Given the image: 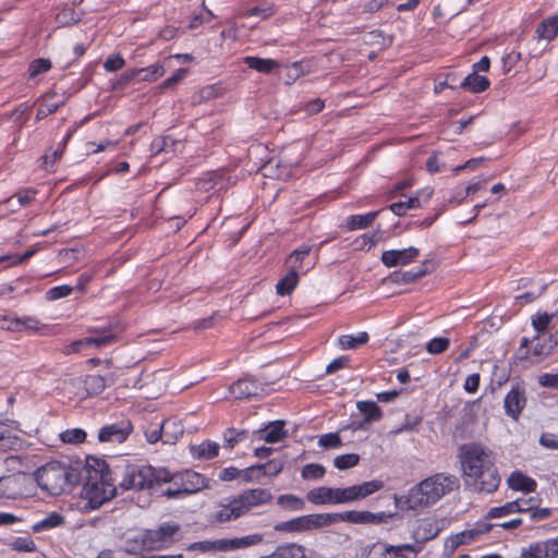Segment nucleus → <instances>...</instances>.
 Listing matches in <instances>:
<instances>
[{
	"label": "nucleus",
	"mask_w": 558,
	"mask_h": 558,
	"mask_svg": "<svg viewBox=\"0 0 558 558\" xmlns=\"http://www.w3.org/2000/svg\"><path fill=\"white\" fill-rule=\"evenodd\" d=\"M341 444V438L337 433L322 435L318 440V445L323 448H338Z\"/></svg>",
	"instance_id": "61"
},
{
	"label": "nucleus",
	"mask_w": 558,
	"mask_h": 558,
	"mask_svg": "<svg viewBox=\"0 0 558 558\" xmlns=\"http://www.w3.org/2000/svg\"><path fill=\"white\" fill-rule=\"evenodd\" d=\"M54 96V94H48L45 96L44 101L39 105L36 113V119L41 120L48 117L49 114L56 112L63 104L64 98L58 101H50V99Z\"/></svg>",
	"instance_id": "38"
},
{
	"label": "nucleus",
	"mask_w": 558,
	"mask_h": 558,
	"mask_svg": "<svg viewBox=\"0 0 558 558\" xmlns=\"http://www.w3.org/2000/svg\"><path fill=\"white\" fill-rule=\"evenodd\" d=\"M512 504H513V507L515 508V511H518V513H523V512L530 513L533 510V508L538 506L539 499L537 497H529V498L520 497V498H517L515 500H512Z\"/></svg>",
	"instance_id": "49"
},
{
	"label": "nucleus",
	"mask_w": 558,
	"mask_h": 558,
	"mask_svg": "<svg viewBox=\"0 0 558 558\" xmlns=\"http://www.w3.org/2000/svg\"><path fill=\"white\" fill-rule=\"evenodd\" d=\"M329 526L339 522L352 524H380L388 517L385 512L373 513L371 511L350 510L344 512L328 513Z\"/></svg>",
	"instance_id": "12"
},
{
	"label": "nucleus",
	"mask_w": 558,
	"mask_h": 558,
	"mask_svg": "<svg viewBox=\"0 0 558 558\" xmlns=\"http://www.w3.org/2000/svg\"><path fill=\"white\" fill-rule=\"evenodd\" d=\"M420 256V250L414 246H409L402 250H389L383 252L380 256L381 263L386 267L404 266L414 262Z\"/></svg>",
	"instance_id": "19"
},
{
	"label": "nucleus",
	"mask_w": 558,
	"mask_h": 558,
	"mask_svg": "<svg viewBox=\"0 0 558 558\" xmlns=\"http://www.w3.org/2000/svg\"><path fill=\"white\" fill-rule=\"evenodd\" d=\"M310 252V246H302L300 248H296L289 255L287 263L290 265L291 268L294 267L295 265H303L304 267H306V265H311L313 267L312 263H305V259L308 257Z\"/></svg>",
	"instance_id": "44"
},
{
	"label": "nucleus",
	"mask_w": 558,
	"mask_h": 558,
	"mask_svg": "<svg viewBox=\"0 0 558 558\" xmlns=\"http://www.w3.org/2000/svg\"><path fill=\"white\" fill-rule=\"evenodd\" d=\"M507 484L510 489L523 493H533L537 487L535 480L520 471L512 472L507 478Z\"/></svg>",
	"instance_id": "22"
},
{
	"label": "nucleus",
	"mask_w": 558,
	"mask_h": 558,
	"mask_svg": "<svg viewBox=\"0 0 558 558\" xmlns=\"http://www.w3.org/2000/svg\"><path fill=\"white\" fill-rule=\"evenodd\" d=\"M434 269V264L430 260H424L417 268L411 269L401 274L403 282L414 281Z\"/></svg>",
	"instance_id": "41"
},
{
	"label": "nucleus",
	"mask_w": 558,
	"mask_h": 558,
	"mask_svg": "<svg viewBox=\"0 0 558 558\" xmlns=\"http://www.w3.org/2000/svg\"><path fill=\"white\" fill-rule=\"evenodd\" d=\"M143 76L141 81H156L158 77L165 74V70L160 64H151L147 68L138 69Z\"/></svg>",
	"instance_id": "54"
},
{
	"label": "nucleus",
	"mask_w": 558,
	"mask_h": 558,
	"mask_svg": "<svg viewBox=\"0 0 558 558\" xmlns=\"http://www.w3.org/2000/svg\"><path fill=\"white\" fill-rule=\"evenodd\" d=\"M183 435V427L181 424L172 420H166L158 427L146 432L148 442L155 444L162 439L166 444H175L177 440Z\"/></svg>",
	"instance_id": "15"
},
{
	"label": "nucleus",
	"mask_w": 558,
	"mask_h": 558,
	"mask_svg": "<svg viewBox=\"0 0 558 558\" xmlns=\"http://www.w3.org/2000/svg\"><path fill=\"white\" fill-rule=\"evenodd\" d=\"M258 471L263 472L265 476H277L283 469V463L280 460H269L264 464H256Z\"/></svg>",
	"instance_id": "50"
},
{
	"label": "nucleus",
	"mask_w": 558,
	"mask_h": 558,
	"mask_svg": "<svg viewBox=\"0 0 558 558\" xmlns=\"http://www.w3.org/2000/svg\"><path fill=\"white\" fill-rule=\"evenodd\" d=\"M11 549L16 551H34L36 549L35 542L32 537L25 536V537H16L11 544Z\"/></svg>",
	"instance_id": "52"
},
{
	"label": "nucleus",
	"mask_w": 558,
	"mask_h": 558,
	"mask_svg": "<svg viewBox=\"0 0 558 558\" xmlns=\"http://www.w3.org/2000/svg\"><path fill=\"white\" fill-rule=\"evenodd\" d=\"M460 86L472 93H482L489 87V81L487 77L472 72L463 78Z\"/></svg>",
	"instance_id": "32"
},
{
	"label": "nucleus",
	"mask_w": 558,
	"mask_h": 558,
	"mask_svg": "<svg viewBox=\"0 0 558 558\" xmlns=\"http://www.w3.org/2000/svg\"><path fill=\"white\" fill-rule=\"evenodd\" d=\"M504 403L506 414L513 420H518L525 405V397L523 391L519 387L512 388L506 395Z\"/></svg>",
	"instance_id": "21"
},
{
	"label": "nucleus",
	"mask_w": 558,
	"mask_h": 558,
	"mask_svg": "<svg viewBox=\"0 0 558 558\" xmlns=\"http://www.w3.org/2000/svg\"><path fill=\"white\" fill-rule=\"evenodd\" d=\"M187 550L191 551H211V550H218V539L216 541H201L192 543L187 546Z\"/></svg>",
	"instance_id": "60"
},
{
	"label": "nucleus",
	"mask_w": 558,
	"mask_h": 558,
	"mask_svg": "<svg viewBox=\"0 0 558 558\" xmlns=\"http://www.w3.org/2000/svg\"><path fill=\"white\" fill-rule=\"evenodd\" d=\"M244 548L242 544V537L235 538H221L218 539V550L219 551H229Z\"/></svg>",
	"instance_id": "59"
},
{
	"label": "nucleus",
	"mask_w": 558,
	"mask_h": 558,
	"mask_svg": "<svg viewBox=\"0 0 558 558\" xmlns=\"http://www.w3.org/2000/svg\"><path fill=\"white\" fill-rule=\"evenodd\" d=\"M493 529V523L485 521L476 522L471 529L451 535L447 539L446 545L454 550L463 544H470L477 541L482 535L489 533Z\"/></svg>",
	"instance_id": "13"
},
{
	"label": "nucleus",
	"mask_w": 558,
	"mask_h": 558,
	"mask_svg": "<svg viewBox=\"0 0 558 558\" xmlns=\"http://www.w3.org/2000/svg\"><path fill=\"white\" fill-rule=\"evenodd\" d=\"M368 341V335L365 331L359 332L356 336L342 335L338 343L342 350L356 349L359 345L365 344Z\"/></svg>",
	"instance_id": "37"
},
{
	"label": "nucleus",
	"mask_w": 558,
	"mask_h": 558,
	"mask_svg": "<svg viewBox=\"0 0 558 558\" xmlns=\"http://www.w3.org/2000/svg\"><path fill=\"white\" fill-rule=\"evenodd\" d=\"M21 477L7 476L0 478V498H16L21 493L17 490Z\"/></svg>",
	"instance_id": "34"
},
{
	"label": "nucleus",
	"mask_w": 558,
	"mask_h": 558,
	"mask_svg": "<svg viewBox=\"0 0 558 558\" xmlns=\"http://www.w3.org/2000/svg\"><path fill=\"white\" fill-rule=\"evenodd\" d=\"M271 555L274 558H307L306 548L295 542L279 544L271 551Z\"/></svg>",
	"instance_id": "24"
},
{
	"label": "nucleus",
	"mask_w": 558,
	"mask_h": 558,
	"mask_svg": "<svg viewBox=\"0 0 558 558\" xmlns=\"http://www.w3.org/2000/svg\"><path fill=\"white\" fill-rule=\"evenodd\" d=\"M43 324L34 316L20 317V332L24 330H39Z\"/></svg>",
	"instance_id": "64"
},
{
	"label": "nucleus",
	"mask_w": 558,
	"mask_h": 558,
	"mask_svg": "<svg viewBox=\"0 0 558 558\" xmlns=\"http://www.w3.org/2000/svg\"><path fill=\"white\" fill-rule=\"evenodd\" d=\"M384 553L390 555L391 558H416L417 554L422 550V546L418 543L414 544H400L383 545Z\"/></svg>",
	"instance_id": "23"
},
{
	"label": "nucleus",
	"mask_w": 558,
	"mask_h": 558,
	"mask_svg": "<svg viewBox=\"0 0 558 558\" xmlns=\"http://www.w3.org/2000/svg\"><path fill=\"white\" fill-rule=\"evenodd\" d=\"M178 532L179 525L174 523H163L158 529L146 530L140 536L142 549L158 550L166 548L175 542Z\"/></svg>",
	"instance_id": "7"
},
{
	"label": "nucleus",
	"mask_w": 558,
	"mask_h": 558,
	"mask_svg": "<svg viewBox=\"0 0 558 558\" xmlns=\"http://www.w3.org/2000/svg\"><path fill=\"white\" fill-rule=\"evenodd\" d=\"M434 190L430 186H425L418 190L415 195L408 197L405 201L393 203L389 209L397 216H403L410 209H418L426 204L433 196Z\"/></svg>",
	"instance_id": "17"
},
{
	"label": "nucleus",
	"mask_w": 558,
	"mask_h": 558,
	"mask_svg": "<svg viewBox=\"0 0 558 558\" xmlns=\"http://www.w3.org/2000/svg\"><path fill=\"white\" fill-rule=\"evenodd\" d=\"M235 498L246 514L253 508L269 504L272 500V494L266 488H252L243 490Z\"/></svg>",
	"instance_id": "16"
},
{
	"label": "nucleus",
	"mask_w": 558,
	"mask_h": 558,
	"mask_svg": "<svg viewBox=\"0 0 558 558\" xmlns=\"http://www.w3.org/2000/svg\"><path fill=\"white\" fill-rule=\"evenodd\" d=\"M175 483L181 485L180 488H167L163 490V495L168 498L191 495L206 488L208 485V481L204 475L191 470L175 474Z\"/></svg>",
	"instance_id": "9"
},
{
	"label": "nucleus",
	"mask_w": 558,
	"mask_h": 558,
	"mask_svg": "<svg viewBox=\"0 0 558 558\" xmlns=\"http://www.w3.org/2000/svg\"><path fill=\"white\" fill-rule=\"evenodd\" d=\"M356 409L364 415V421L359 427L377 422L383 417V411L375 401H357Z\"/></svg>",
	"instance_id": "29"
},
{
	"label": "nucleus",
	"mask_w": 558,
	"mask_h": 558,
	"mask_svg": "<svg viewBox=\"0 0 558 558\" xmlns=\"http://www.w3.org/2000/svg\"><path fill=\"white\" fill-rule=\"evenodd\" d=\"M311 268V265H306V267H304L303 265H295L294 267H292V269H290V271L283 278H281L276 284L277 293L279 295L290 294L299 282V274H305Z\"/></svg>",
	"instance_id": "20"
},
{
	"label": "nucleus",
	"mask_w": 558,
	"mask_h": 558,
	"mask_svg": "<svg viewBox=\"0 0 558 558\" xmlns=\"http://www.w3.org/2000/svg\"><path fill=\"white\" fill-rule=\"evenodd\" d=\"M243 63L250 69L259 73L269 74L280 66V63L274 59H264L258 57L248 56L243 59Z\"/></svg>",
	"instance_id": "28"
},
{
	"label": "nucleus",
	"mask_w": 558,
	"mask_h": 558,
	"mask_svg": "<svg viewBox=\"0 0 558 558\" xmlns=\"http://www.w3.org/2000/svg\"><path fill=\"white\" fill-rule=\"evenodd\" d=\"M257 439L264 440L269 444H275L282 440L287 433L283 429V423L276 421L267 425L265 428L255 432Z\"/></svg>",
	"instance_id": "26"
},
{
	"label": "nucleus",
	"mask_w": 558,
	"mask_h": 558,
	"mask_svg": "<svg viewBox=\"0 0 558 558\" xmlns=\"http://www.w3.org/2000/svg\"><path fill=\"white\" fill-rule=\"evenodd\" d=\"M72 291H73V288L70 286H66V284L57 286V287H53L48 290L47 298H48V300H51V301L59 300V299L70 295Z\"/></svg>",
	"instance_id": "62"
},
{
	"label": "nucleus",
	"mask_w": 558,
	"mask_h": 558,
	"mask_svg": "<svg viewBox=\"0 0 558 558\" xmlns=\"http://www.w3.org/2000/svg\"><path fill=\"white\" fill-rule=\"evenodd\" d=\"M116 383V376L113 373H109L105 376L93 374L87 375L84 378H74L69 380L66 389L74 390L76 398L84 399L89 396L100 395L108 386Z\"/></svg>",
	"instance_id": "6"
},
{
	"label": "nucleus",
	"mask_w": 558,
	"mask_h": 558,
	"mask_svg": "<svg viewBox=\"0 0 558 558\" xmlns=\"http://www.w3.org/2000/svg\"><path fill=\"white\" fill-rule=\"evenodd\" d=\"M378 211H369L365 215H352L347 218V228L350 231L364 229L373 223L376 219Z\"/></svg>",
	"instance_id": "35"
},
{
	"label": "nucleus",
	"mask_w": 558,
	"mask_h": 558,
	"mask_svg": "<svg viewBox=\"0 0 558 558\" xmlns=\"http://www.w3.org/2000/svg\"><path fill=\"white\" fill-rule=\"evenodd\" d=\"M536 35L539 39L553 40L558 35V16H549L544 20L536 28Z\"/></svg>",
	"instance_id": "33"
},
{
	"label": "nucleus",
	"mask_w": 558,
	"mask_h": 558,
	"mask_svg": "<svg viewBox=\"0 0 558 558\" xmlns=\"http://www.w3.org/2000/svg\"><path fill=\"white\" fill-rule=\"evenodd\" d=\"M138 75H141V71L137 69H132L122 73L114 82H112V89H121L128 86Z\"/></svg>",
	"instance_id": "53"
},
{
	"label": "nucleus",
	"mask_w": 558,
	"mask_h": 558,
	"mask_svg": "<svg viewBox=\"0 0 558 558\" xmlns=\"http://www.w3.org/2000/svg\"><path fill=\"white\" fill-rule=\"evenodd\" d=\"M81 466H73L59 461H51L40 466L35 473L38 486L52 496L69 493L81 482Z\"/></svg>",
	"instance_id": "4"
},
{
	"label": "nucleus",
	"mask_w": 558,
	"mask_h": 558,
	"mask_svg": "<svg viewBox=\"0 0 558 558\" xmlns=\"http://www.w3.org/2000/svg\"><path fill=\"white\" fill-rule=\"evenodd\" d=\"M190 450L194 458L209 460L218 456L219 445L211 440H205L199 445L191 446Z\"/></svg>",
	"instance_id": "31"
},
{
	"label": "nucleus",
	"mask_w": 558,
	"mask_h": 558,
	"mask_svg": "<svg viewBox=\"0 0 558 558\" xmlns=\"http://www.w3.org/2000/svg\"><path fill=\"white\" fill-rule=\"evenodd\" d=\"M515 513H518V511H515L512 501H508L501 506L490 508L485 518L490 520L500 519Z\"/></svg>",
	"instance_id": "46"
},
{
	"label": "nucleus",
	"mask_w": 558,
	"mask_h": 558,
	"mask_svg": "<svg viewBox=\"0 0 558 558\" xmlns=\"http://www.w3.org/2000/svg\"><path fill=\"white\" fill-rule=\"evenodd\" d=\"M51 68V62L49 59L39 58L34 60L29 64V76L35 77L41 73L48 72Z\"/></svg>",
	"instance_id": "55"
},
{
	"label": "nucleus",
	"mask_w": 558,
	"mask_h": 558,
	"mask_svg": "<svg viewBox=\"0 0 558 558\" xmlns=\"http://www.w3.org/2000/svg\"><path fill=\"white\" fill-rule=\"evenodd\" d=\"M71 136H72V131H70L66 134L63 143L60 144V146L52 151L51 156L46 154L41 158L43 159V166L45 167V169L48 170L49 168H51L54 165V162L57 160L61 159V157L63 156V153H64L65 145H66V143L70 140Z\"/></svg>",
	"instance_id": "47"
},
{
	"label": "nucleus",
	"mask_w": 558,
	"mask_h": 558,
	"mask_svg": "<svg viewBox=\"0 0 558 558\" xmlns=\"http://www.w3.org/2000/svg\"><path fill=\"white\" fill-rule=\"evenodd\" d=\"M532 545L545 558H558V536L544 542L532 543Z\"/></svg>",
	"instance_id": "39"
},
{
	"label": "nucleus",
	"mask_w": 558,
	"mask_h": 558,
	"mask_svg": "<svg viewBox=\"0 0 558 558\" xmlns=\"http://www.w3.org/2000/svg\"><path fill=\"white\" fill-rule=\"evenodd\" d=\"M277 502L293 511H302L305 508L304 500L292 494L280 495Z\"/></svg>",
	"instance_id": "43"
},
{
	"label": "nucleus",
	"mask_w": 558,
	"mask_h": 558,
	"mask_svg": "<svg viewBox=\"0 0 558 558\" xmlns=\"http://www.w3.org/2000/svg\"><path fill=\"white\" fill-rule=\"evenodd\" d=\"M360 462V456L356 453H347L338 456L333 459V465L338 470H348L355 465H357Z\"/></svg>",
	"instance_id": "48"
},
{
	"label": "nucleus",
	"mask_w": 558,
	"mask_h": 558,
	"mask_svg": "<svg viewBox=\"0 0 558 558\" xmlns=\"http://www.w3.org/2000/svg\"><path fill=\"white\" fill-rule=\"evenodd\" d=\"M449 344H450L449 338H447V337H437V338L432 339L426 344V351L429 354H440V353L445 352L449 348Z\"/></svg>",
	"instance_id": "51"
},
{
	"label": "nucleus",
	"mask_w": 558,
	"mask_h": 558,
	"mask_svg": "<svg viewBox=\"0 0 558 558\" xmlns=\"http://www.w3.org/2000/svg\"><path fill=\"white\" fill-rule=\"evenodd\" d=\"M258 387L252 379H240L232 384L229 391L235 399L250 398L257 395Z\"/></svg>",
	"instance_id": "30"
},
{
	"label": "nucleus",
	"mask_w": 558,
	"mask_h": 558,
	"mask_svg": "<svg viewBox=\"0 0 558 558\" xmlns=\"http://www.w3.org/2000/svg\"><path fill=\"white\" fill-rule=\"evenodd\" d=\"M64 523V518L58 512H51L46 518L36 522L32 530L35 533L47 531L60 526Z\"/></svg>",
	"instance_id": "36"
},
{
	"label": "nucleus",
	"mask_w": 558,
	"mask_h": 558,
	"mask_svg": "<svg viewBox=\"0 0 558 558\" xmlns=\"http://www.w3.org/2000/svg\"><path fill=\"white\" fill-rule=\"evenodd\" d=\"M383 487L384 484L381 481L372 480L345 488H336L337 505L364 499L367 496L380 490Z\"/></svg>",
	"instance_id": "11"
},
{
	"label": "nucleus",
	"mask_w": 558,
	"mask_h": 558,
	"mask_svg": "<svg viewBox=\"0 0 558 558\" xmlns=\"http://www.w3.org/2000/svg\"><path fill=\"white\" fill-rule=\"evenodd\" d=\"M459 488V480L452 474L436 473L414 485L405 496L408 509L429 507L447 494Z\"/></svg>",
	"instance_id": "3"
},
{
	"label": "nucleus",
	"mask_w": 558,
	"mask_h": 558,
	"mask_svg": "<svg viewBox=\"0 0 558 558\" xmlns=\"http://www.w3.org/2000/svg\"><path fill=\"white\" fill-rule=\"evenodd\" d=\"M326 469L319 463H308L303 466L301 476L305 481L320 480L325 476Z\"/></svg>",
	"instance_id": "45"
},
{
	"label": "nucleus",
	"mask_w": 558,
	"mask_h": 558,
	"mask_svg": "<svg viewBox=\"0 0 558 558\" xmlns=\"http://www.w3.org/2000/svg\"><path fill=\"white\" fill-rule=\"evenodd\" d=\"M80 17L73 9H64L57 14V22L60 25H70L76 23Z\"/></svg>",
	"instance_id": "63"
},
{
	"label": "nucleus",
	"mask_w": 558,
	"mask_h": 558,
	"mask_svg": "<svg viewBox=\"0 0 558 558\" xmlns=\"http://www.w3.org/2000/svg\"><path fill=\"white\" fill-rule=\"evenodd\" d=\"M458 458L465 484L475 492L493 493L498 488L500 477L492 449L480 442L464 444L459 448Z\"/></svg>",
	"instance_id": "1"
},
{
	"label": "nucleus",
	"mask_w": 558,
	"mask_h": 558,
	"mask_svg": "<svg viewBox=\"0 0 558 558\" xmlns=\"http://www.w3.org/2000/svg\"><path fill=\"white\" fill-rule=\"evenodd\" d=\"M133 425L129 420H122L106 426L98 432L100 442L122 444L131 435Z\"/></svg>",
	"instance_id": "14"
},
{
	"label": "nucleus",
	"mask_w": 558,
	"mask_h": 558,
	"mask_svg": "<svg viewBox=\"0 0 558 558\" xmlns=\"http://www.w3.org/2000/svg\"><path fill=\"white\" fill-rule=\"evenodd\" d=\"M80 473L81 481H84L81 493L84 510L99 509L117 495L112 472L104 459L88 457Z\"/></svg>",
	"instance_id": "2"
},
{
	"label": "nucleus",
	"mask_w": 558,
	"mask_h": 558,
	"mask_svg": "<svg viewBox=\"0 0 558 558\" xmlns=\"http://www.w3.org/2000/svg\"><path fill=\"white\" fill-rule=\"evenodd\" d=\"M326 526H329L328 513H313L279 522L274 526V530L276 532L303 533Z\"/></svg>",
	"instance_id": "8"
},
{
	"label": "nucleus",
	"mask_w": 558,
	"mask_h": 558,
	"mask_svg": "<svg viewBox=\"0 0 558 558\" xmlns=\"http://www.w3.org/2000/svg\"><path fill=\"white\" fill-rule=\"evenodd\" d=\"M245 435L246 430H235L234 428H229L223 435L226 446L232 449L238 442L244 439Z\"/></svg>",
	"instance_id": "57"
},
{
	"label": "nucleus",
	"mask_w": 558,
	"mask_h": 558,
	"mask_svg": "<svg viewBox=\"0 0 558 558\" xmlns=\"http://www.w3.org/2000/svg\"><path fill=\"white\" fill-rule=\"evenodd\" d=\"M542 335H535L532 340L523 338L518 351L519 357L527 360L532 356L542 360L549 355L553 349L557 345V340L553 335L542 339Z\"/></svg>",
	"instance_id": "10"
},
{
	"label": "nucleus",
	"mask_w": 558,
	"mask_h": 558,
	"mask_svg": "<svg viewBox=\"0 0 558 558\" xmlns=\"http://www.w3.org/2000/svg\"><path fill=\"white\" fill-rule=\"evenodd\" d=\"M306 499L313 505H337L336 488L316 487L307 493Z\"/></svg>",
	"instance_id": "25"
},
{
	"label": "nucleus",
	"mask_w": 558,
	"mask_h": 558,
	"mask_svg": "<svg viewBox=\"0 0 558 558\" xmlns=\"http://www.w3.org/2000/svg\"><path fill=\"white\" fill-rule=\"evenodd\" d=\"M170 478V471L150 465H129L123 472L119 487L123 490H151L160 487Z\"/></svg>",
	"instance_id": "5"
},
{
	"label": "nucleus",
	"mask_w": 558,
	"mask_h": 558,
	"mask_svg": "<svg viewBox=\"0 0 558 558\" xmlns=\"http://www.w3.org/2000/svg\"><path fill=\"white\" fill-rule=\"evenodd\" d=\"M60 439L64 444L80 445L86 439V432L82 428L65 429L60 434Z\"/></svg>",
	"instance_id": "42"
},
{
	"label": "nucleus",
	"mask_w": 558,
	"mask_h": 558,
	"mask_svg": "<svg viewBox=\"0 0 558 558\" xmlns=\"http://www.w3.org/2000/svg\"><path fill=\"white\" fill-rule=\"evenodd\" d=\"M0 329L20 332V317L12 315H0Z\"/></svg>",
	"instance_id": "56"
},
{
	"label": "nucleus",
	"mask_w": 558,
	"mask_h": 558,
	"mask_svg": "<svg viewBox=\"0 0 558 558\" xmlns=\"http://www.w3.org/2000/svg\"><path fill=\"white\" fill-rule=\"evenodd\" d=\"M244 515V512L234 497L227 505H221L216 511L215 518L218 522H229Z\"/></svg>",
	"instance_id": "27"
},
{
	"label": "nucleus",
	"mask_w": 558,
	"mask_h": 558,
	"mask_svg": "<svg viewBox=\"0 0 558 558\" xmlns=\"http://www.w3.org/2000/svg\"><path fill=\"white\" fill-rule=\"evenodd\" d=\"M90 336L84 339L74 341L71 344L72 352H80L85 348L95 347V348H104L112 342H114L116 337L112 333L111 329L106 328L102 330L92 329L89 330Z\"/></svg>",
	"instance_id": "18"
},
{
	"label": "nucleus",
	"mask_w": 558,
	"mask_h": 558,
	"mask_svg": "<svg viewBox=\"0 0 558 558\" xmlns=\"http://www.w3.org/2000/svg\"><path fill=\"white\" fill-rule=\"evenodd\" d=\"M125 65V60L123 57L119 53L109 56L105 63L104 69L107 72H116L118 70H121Z\"/></svg>",
	"instance_id": "58"
},
{
	"label": "nucleus",
	"mask_w": 558,
	"mask_h": 558,
	"mask_svg": "<svg viewBox=\"0 0 558 558\" xmlns=\"http://www.w3.org/2000/svg\"><path fill=\"white\" fill-rule=\"evenodd\" d=\"M557 316V313H536L532 316L531 323L536 335H544L547 330L553 318Z\"/></svg>",
	"instance_id": "40"
}]
</instances>
